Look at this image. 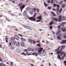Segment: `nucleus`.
Instances as JSON below:
<instances>
[{"mask_svg": "<svg viewBox=\"0 0 66 66\" xmlns=\"http://www.w3.org/2000/svg\"><path fill=\"white\" fill-rule=\"evenodd\" d=\"M61 46L58 47L57 49L55 50V51H56V54H59L57 55V58L59 59H63L64 57L65 56L66 53L65 52L59 51Z\"/></svg>", "mask_w": 66, "mask_h": 66, "instance_id": "obj_1", "label": "nucleus"}, {"mask_svg": "<svg viewBox=\"0 0 66 66\" xmlns=\"http://www.w3.org/2000/svg\"><path fill=\"white\" fill-rule=\"evenodd\" d=\"M66 19V17L65 16H62V15H60L59 16V21L60 22L61 20H65Z\"/></svg>", "mask_w": 66, "mask_h": 66, "instance_id": "obj_2", "label": "nucleus"}, {"mask_svg": "<svg viewBox=\"0 0 66 66\" xmlns=\"http://www.w3.org/2000/svg\"><path fill=\"white\" fill-rule=\"evenodd\" d=\"M38 49H39V50L38 51ZM43 48H40V47H39V48H35V51H37L39 53H41V52H42V50H43Z\"/></svg>", "mask_w": 66, "mask_h": 66, "instance_id": "obj_3", "label": "nucleus"}, {"mask_svg": "<svg viewBox=\"0 0 66 66\" xmlns=\"http://www.w3.org/2000/svg\"><path fill=\"white\" fill-rule=\"evenodd\" d=\"M35 16L34 15L32 17H30V18H28V19L30 20H31V21H35V20H36V19L35 18Z\"/></svg>", "mask_w": 66, "mask_h": 66, "instance_id": "obj_4", "label": "nucleus"}, {"mask_svg": "<svg viewBox=\"0 0 66 66\" xmlns=\"http://www.w3.org/2000/svg\"><path fill=\"white\" fill-rule=\"evenodd\" d=\"M57 8L56 9V11H57V14L58 15H59V13H58V12H59V9L60 8V5H57Z\"/></svg>", "mask_w": 66, "mask_h": 66, "instance_id": "obj_5", "label": "nucleus"}, {"mask_svg": "<svg viewBox=\"0 0 66 66\" xmlns=\"http://www.w3.org/2000/svg\"><path fill=\"white\" fill-rule=\"evenodd\" d=\"M25 7V6L24 5H22V6H21L20 7V10L21 11H22V10Z\"/></svg>", "mask_w": 66, "mask_h": 66, "instance_id": "obj_6", "label": "nucleus"}, {"mask_svg": "<svg viewBox=\"0 0 66 66\" xmlns=\"http://www.w3.org/2000/svg\"><path fill=\"white\" fill-rule=\"evenodd\" d=\"M66 43V40H62L61 42V44H64Z\"/></svg>", "mask_w": 66, "mask_h": 66, "instance_id": "obj_7", "label": "nucleus"}, {"mask_svg": "<svg viewBox=\"0 0 66 66\" xmlns=\"http://www.w3.org/2000/svg\"><path fill=\"white\" fill-rule=\"evenodd\" d=\"M16 46L17 47H20V45L19 42H17L16 43Z\"/></svg>", "mask_w": 66, "mask_h": 66, "instance_id": "obj_8", "label": "nucleus"}, {"mask_svg": "<svg viewBox=\"0 0 66 66\" xmlns=\"http://www.w3.org/2000/svg\"><path fill=\"white\" fill-rule=\"evenodd\" d=\"M52 19H53V20H54V21H59V20L57 19L56 18H54L52 17Z\"/></svg>", "mask_w": 66, "mask_h": 66, "instance_id": "obj_9", "label": "nucleus"}, {"mask_svg": "<svg viewBox=\"0 0 66 66\" xmlns=\"http://www.w3.org/2000/svg\"><path fill=\"white\" fill-rule=\"evenodd\" d=\"M61 48L60 49L61 51H62L63 49H64V48H65V45H62L61 46Z\"/></svg>", "mask_w": 66, "mask_h": 66, "instance_id": "obj_10", "label": "nucleus"}, {"mask_svg": "<svg viewBox=\"0 0 66 66\" xmlns=\"http://www.w3.org/2000/svg\"><path fill=\"white\" fill-rule=\"evenodd\" d=\"M51 2L50 0H48L47 1V2L48 3H51V4H53V0H51Z\"/></svg>", "mask_w": 66, "mask_h": 66, "instance_id": "obj_11", "label": "nucleus"}, {"mask_svg": "<svg viewBox=\"0 0 66 66\" xmlns=\"http://www.w3.org/2000/svg\"><path fill=\"white\" fill-rule=\"evenodd\" d=\"M61 30H59L58 31H57L56 33V35H59V34L61 33Z\"/></svg>", "mask_w": 66, "mask_h": 66, "instance_id": "obj_12", "label": "nucleus"}, {"mask_svg": "<svg viewBox=\"0 0 66 66\" xmlns=\"http://www.w3.org/2000/svg\"><path fill=\"white\" fill-rule=\"evenodd\" d=\"M54 22H53V21H52L51 22H50L49 25V26H51V25H52L53 24H54Z\"/></svg>", "mask_w": 66, "mask_h": 66, "instance_id": "obj_13", "label": "nucleus"}, {"mask_svg": "<svg viewBox=\"0 0 66 66\" xmlns=\"http://www.w3.org/2000/svg\"><path fill=\"white\" fill-rule=\"evenodd\" d=\"M21 41L23 42H25L26 41V39L23 38V37H22L21 38Z\"/></svg>", "mask_w": 66, "mask_h": 66, "instance_id": "obj_14", "label": "nucleus"}, {"mask_svg": "<svg viewBox=\"0 0 66 66\" xmlns=\"http://www.w3.org/2000/svg\"><path fill=\"white\" fill-rule=\"evenodd\" d=\"M5 37L6 38H5V40H6V42L7 43H8V40H8V38H6L7 37V36H5Z\"/></svg>", "mask_w": 66, "mask_h": 66, "instance_id": "obj_15", "label": "nucleus"}, {"mask_svg": "<svg viewBox=\"0 0 66 66\" xmlns=\"http://www.w3.org/2000/svg\"><path fill=\"white\" fill-rule=\"evenodd\" d=\"M21 46L22 47H24V43L23 42H22L21 43Z\"/></svg>", "mask_w": 66, "mask_h": 66, "instance_id": "obj_16", "label": "nucleus"}, {"mask_svg": "<svg viewBox=\"0 0 66 66\" xmlns=\"http://www.w3.org/2000/svg\"><path fill=\"white\" fill-rule=\"evenodd\" d=\"M33 9H31L30 10V14H32L33 13Z\"/></svg>", "mask_w": 66, "mask_h": 66, "instance_id": "obj_17", "label": "nucleus"}, {"mask_svg": "<svg viewBox=\"0 0 66 66\" xmlns=\"http://www.w3.org/2000/svg\"><path fill=\"white\" fill-rule=\"evenodd\" d=\"M16 42H16V41H13L12 43V45H13V46L15 45V44L16 43Z\"/></svg>", "mask_w": 66, "mask_h": 66, "instance_id": "obj_18", "label": "nucleus"}, {"mask_svg": "<svg viewBox=\"0 0 66 66\" xmlns=\"http://www.w3.org/2000/svg\"><path fill=\"white\" fill-rule=\"evenodd\" d=\"M37 18L40 19V20H42V15H40L39 16L37 17Z\"/></svg>", "mask_w": 66, "mask_h": 66, "instance_id": "obj_19", "label": "nucleus"}, {"mask_svg": "<svg viewBox=\"0 0 66 66\" xmlns=\"http://www.w3.org/2000/svg\"><path fill=\"white\" fill-rule=\"evenodd\" d=\"M28 40L29 42V43H32V42H33V41H32V40L30 39H28Z\"/></svg>", "mask_w": 66, "mask_h": 66, "instance_id": "obj_20", "label": "nucleus"}, {"mask_svg": "<svg viewBox=\"0 0 66 66\" xmlns=\"http://www.w3.org/2000/svg\"><path fill=\"white\" fill-rule=\"evenodd\" d=\"M32 55H35V56H36L37 55V53L34 52L32 54Z\"/></svg>", "mask_w": 66, "mask_h": 66, "instance_id": "obj_21", "label": "nucleus"}, {"mask_svg": "<svg viewBox=\"0 0 66 66\" xmlns=\"http://www.w3.org/2000/svg\"><path fill=\"white\" fill-rule=\"evenodd\" d=\"M27 14V11H24L23 13V15L24 16L26 15Z\"/></svg>", "mask_w": 66, "mask_h": 66, "instance_id": "obj_22", "label": "nucleus"}, {"mask_svg": "<svg viewBox=\"0 0 66 66\" xmlns=\"http://www.w3.org/2000/svg\"><path fill=\"white\" fill-rule=\"evenodd\" d=\"M61 30L62 31H63V32H66V29L64 28V29L63 28H62L61 29Z\"/></svg>", "mask_w": 66, "mask_h": 66, "instance_id": "obj_23", "label": "nucleus"}, {"mask_svg": "<svg viewBox=\"0 0 66 66\" xmlns=\"http://www.w3.org/2000/svg\"><path fill=\"white\" fill-rule=\"evenodd\" d=\"M57 38L59 40H60L61 39V37H60V36L58 35L57 36Z\"/></svg>", "mask_w": 66, "mask_h": 66, "instance_id": "obj_24", "label": "nucleus"}, {"mask_svg": "<svg viewBox=\"0 0 66 66\" xmlns=\"http://www.w3.org/2000/svg\"><path fill=\"white\" fill-rule=\"evenodd\" d=\"M26 28V29H27L28 30H31V28H30V27L29 26H27Z\"/></svg>", "mask_w": 66, "mask_h": 66, "instance_id": "obj_25", "label": "nucleus"}, {"mask_svg": "<svg viewBox=\"0 0 66 66\" xmlns=\"http://www.w3.org/2000/svg\"><path fill=\"white\" fill-rule=\"evenodd\" d=\"M51 13H52V14L53 15V16H56V15H55V14L54 13V12H51Z\"/></svg>", "mask_w": 66, "mask_h": 66, "instance_id": "obj_26", "label": "nucleus"}, {"mask_svg": "<svg viewBox=\"0 0 66 66\" xmlns=\"http://www.w3.org/2000/svg\"><path fill=\"white\" fill-rule=\"evenodd\" d=\"M66 24V22H62V26L63 27V26H65V24Z\"/></svg>", "mask_w": 66, "mask_h": 66, "instance_id": "obj_27", "label": "nucleus"}, {"mask_svg": "<svg viewBox=\"0 0 66 66\" xmlns=\"http://www.w3.org/2000/svg\"><path fill=\"white\" fill-rule=\"evenodd\" d=\"M11 50H13L14 49V47L13 46H12L11 47Z\"/></svg>", "mask_w": 66, "mask_h": 66, "instance_id": "obj_28", "label": "nucleus"}, {"mask_svg": "<svg viewBox=\"0 0 66 66\" xmlns=\"http://www.w3.org/2000/svg\"><path fill=\"white\" fill-rule=\"evenodd\" d=\"M15 38L16 39L18 40V38H19V37L18 36H15Z\"/></svg>", "mask_w": 66, "mask_h": 66, "instance_id": "obj_29", "label": "nucleus"}, {"mask_svg": "<svg viewBox=\"0 0 66 66\" xmlns=\"http://www.w3.org/2000/svg\"><path fill=\"white\" fill-rule=\"evenodd\" d=\"M44 4L45 7H47V6H48V4H46L45 2L44 3Z\"/></svg>", "mask_w": 66, "mask_h": 66, "instance_id": "obj_30", "label": "nucleus"}, {"mask_svg": "<svg viewBox=\"0 0 66 66\" xmlns=\"http://www.w3.org/2000/svg\"><path fill=\"white\" fill-rule=\"evenodd\" d=\"M25 16V19H27V18L28 19L29 18H30V17H29V16L27 15H26Z\"/></svg>", "mask_w": 66, "mask_h": 66, "instance_id": "obj_31", "label": "nucleus"}, {"mask_svg": "<svg viewBox=\"0 0 66 66\" xmlns=\"http://www.w3.org/2000/svg\"><path fill=\"white\" fill-rule=\"evenodd\" d=\"M65 4H62V6H61V7H62V8H63L64 7H65Z\"/></svg>", "mask_w": 66, "mask_h": 66, "instance_id": "obj_32", "label": "nucleus"}, {"mask_svg": "<svg viewBox=\"0 0 66 66\" xmlns=\"http://www.w3.org/2000/svg\"><path fill=\"white\" fill-rule=\"evenodd\" d=\"M11 38L12 40H14L15 39V38L14 37H12Z\"/></svg>", "mask_w": 66, "mask_h": 66, "instance_id": "obj_33", "label": "nucleus"}, {"mask_svg": "<svg viewBox=\"0 0 66 66\" xmlns=\"http://www.w3.org/2000/svg\"><path fill=\"white\" fill-rule=\"evenodd\" d=\"M27 50L28 51H30L31 50V48H28Z\"/></svg>", "mask_w": 66, "mask_h": 66, "instance_id": "obj_34", "label": "nucleus"}, {"mask_svg": "<svg viewBox=\"0 0 66 66\" xmlns=\"http://www.w3.org/2000/svg\"><path fill=\"white\" fill-rule=\"evenodd\" d=\"M37 46H38L39 47H40V46H41V45H40V44H38L37 45Z\"/></svg>", "mask_w": 66, "mask_h": 66, "instance_id": "obj_35", "label": "nucleus"}, {"mask_svg": "<svg viewBox=\"0 0 66 66\" xmlns=\"http://www.w3.org/2000/svg\"><path fill=\"white\" fill-rule=\"evenodd\" d=\"M62 10H63V9L62 8L60 9V10L59 11V13H61V12H62Z\"/></svg>", "mask_w": 66, "mask_h": 66, "instance_id": "obj_36", "label": "nucleus"}, {"mask_svg": "<svg viewBox=\"0 0 66 66\" xmlns=\"http://www.w3.org/2000/svg\"><path fill=\"white\" fill-rule=\"evenodd\" d=\"M13 65H14V64H13V63L12 62H11V63L10 66H13Z\"/></svg>", "mask_w": 66, "mask_h": 66, "instance_id": "obj_37", "label": "nucleus"}, {"mask_svg": "<svg viewBox=\"0 0 66 66\" xmlns=\"http://www.w3.org/2000/svg\"><path fill=\"white\" fill-rule=\"evenodd\" d=\"M24 52H26V53H28V50L27 49H25L24 50Z\"/></svg>", "mask_w": 66, "mask_h": 66, "instance_id": "obj_38", "label": "nucleus"}, {"mask_svg": "<svg viewBox=\"0 0 66 66\" xmlns=\"http://www.w3.org/2000/svg\"><path fill=\"white\" fill-rule=\"evenodd\" d=\"M33 10H34V12H36V11L37 9L34 8Z\"/></svg>", "mask_w": 66, "mask_h": 66, "instance_id": "obj_39", "label": "nucleus"}, {"mask_svg": "<svg viewBox=\"0 0 66 66\" xmlns=\"http://www.w3.org/2000/svg\"><path fill=\"white\" fill-rule=\"evenodd\" d=\"M63 38L64 39H66V36L64 35L63 36Z\"/></svg>", "mask_w": 66, "mask_h": 66, "instance_id": "obj_40", "label": "nucleus"}, {"mask_svg": "<svg viewBox=\"0 0 66 66\" xmlns=\"http://www.w3.org/2000/svg\"><path fill=\"white\" fill-rule=\"evenodd\" d=\"M8 12H9V14H10V13H11L12 12V11H11L10 10L8 11Z\"/></svg>", "mask_w": 66, "mask_h": 66, "instance_id": "obj_41", "label": "nucleus"}, {"mask_svg": "<svg viewBox=\"0 0 66 66\" xmlns=\"http://www.w3.org/2000/svg\"><path fill=\"white\" fill-rule=\"evenodd\" d=\"M9 46H12V42H10L9 43Z\"/></svg>", "mask_w": 66, "mask_h": 66, "instance_id": "obj_42", "label": "nucleus"}, {"mask_svg": "<svg viewBox=\"0 0 66 66\" xmlns=\"http://www.w3.org/2000/svg\"><path fill=\"white\" fill-rule=\"evenodd\" d=\"M21 54H22V55H26V54L24 52L22 53Z\"/></svg>", "mask_w": 66, "mask_h": 66, "instance_id": "obj_43", "label": "nucleus"}, {"mask_svg": "<svg viewBox=\"0 0 66 66\" xmlns=\"http://www.w3.org/2000/svg\"><path fill=\"white\" fill-rule=\"evenodd\" d=\"M22 3H21L20 4H18V5L19 6H21V5H22Z\"/></svg>", "mask_w": 66, "mask_h": 66, "instance_id": "obj_44", "label": "nucleus"}, {"mask_svg": "<svg viewBox=\"0 0 66 66\" xmlns=\"http://www.w3.org/2000/svg\"><path fill=\"white\" fill-rule=\"evenodd\" d=\"M52 26H51L50 27V29L51 30L52 29Z\"/></svg>", "mask_w": 66, "mask_h": 66, "instance_id": "obj_45", "label": "nucleus"}, {"mask_svg": "<svg viewBox=\"0 0 66 66\" xmlns=\"http://www.w3.org/2000/svg\"><path fill=\"white\" fill-rule=\"evenodd\" d=\"M53 5L54 6H57V4H53Z\"/></svg>", "mask_w": 66, "mask_h": 66, "instance_id": "obj_46", "label": "nucleus"}, {"mask_svg": "<svg viewBox=\"0 0 66 66\" xmlns=\"http://www.w3.org/2000/svg\"><path fill=\"white\" fill-rule=\"evenodd\" d=\"M61 27L60 26H59L57 27V28H58V29H60Z\"/></svg>", "mask_w": 66, "mask_h": 66, "instance_id": "obj_47", "label": "nucleus"}, {"mask_svg": "<svg viewBox=\"0 0 66 66\" xmlns=\"http://www.w3.org/2000/svg\"><path fill=\"white\" fill-rule=\"evenodd\" d=\"M51 8L50 7H48V10H51Z\"/></svg>", "mask_w": 66, "mask_h": 66, "instance_id": "obj_48", "label": "nucleus"}, {"mask_svg": "<svg viewBox=\"0 0 66 66\" xmlns=\"http://www.w3.org/2000/svg\"><path fill=\"white\" fill-rule=\"evenodd\" d=\"M40 20H39L36 21V22H40Z\"/></svg>", "mask_w": 66, "mask_h": 66, "instance_id": "obj_49", "label": "nucleus"}, {"mask_svg": "<svg viewBox=\"0 0 66 66\" xmlns=\"http://www.w3.org/2000/svg\"><path fill=\"white\" fill-rule=\"evenodd\" d=\"M36 10H37V12H39V9H37Z\"/></svg>", "mask_w": 66, "mask_h": 66, "instance_id": "obj_50", "label": "nucleus"}, {"mask_svg": "<svg viewBox=\"0 0 66 66\" xmlns=\"http://www.w3.org/2000/svg\"><path fill=\"white\" fill-rule=\"evenodd\" d=\"M33 44H35V40H33Z\"/></svg>", "mask_w": 66, "mask_h": 66, "instance_id": "obj_51", "label": "nucleus"}, {"mask_svg": "<svg viewBox=\"0 0 66 66\" xmlns=\"http://www.w3.org/2000/svg\"><path fill=\"white\" fill-rule=\"evenodd\" d=\"M26 10H27V11H29V9L28 8H27L26 9Z\"/></svg>", "mask_w": 66, "mask_h": 66, "instance_id": "obj_52", "label": "nucleus"}, {"mask_svg": "<svg viewBox=\"0 0 66 66\" xmlns=\"http://www.w3.org/2000/svg\"><path fill=\"white\" fill-rule=\"evenodd\" d=\"M63 63H64V64H66V61H64L63 62Z\"/></svg>", "mask_w": 66, "mask_h": 66, "instance_id": "obj_53", "label": "nucleus"}, {"mask_svg": "<svg viewBox=\"0 0 66 66\" xmlns=\"http://www.w3.org/2000/svg\"><path fill=\"white\" fill-rule=\"evenodd\" d=\"M21 53V52H20V51H18L17 53Z\"/></svg>", "mask_w": 66, "mask_h": 66, "instance_id": "obj_54", "label": "nucleus"}, {"mask_svg": "<svg viewBox=\"0 0 66 66\" xmlns=\"http://www.w3.org/2000/svg\"><path fill=\"white\" fill-rule=\"evenodd\" d=\"M23 27H24V28H27V26H26L25 25H24L23 26Z\"/></svg>", "mask_w": 66, "mask_h": 66, "instance_id": "obj_55", "label": "nucleus"}, {"mask_svg": "<svg viewBox=\"0 0 66 66\" xmlns=\"http://www.w3.org/2000/svg\"><path fill=\"white\" fill-rule=\"evenodd\" d=\"M0 47L1 48H2V44H0Z\"/></svg>", "mask_w": 66, "mask_h": 66, "instance_id": "obj_56", "label": "nucleus"}, {"mask_svg": "<svg viewBox=\"0 0 66 66\" xmlns=\"http://www.w3.org/2000/svg\"><path fill=\"white\" fill-rule=\"evenodd\" d=\"M26 3H28L29 2V0H27L26 1Z\"/></svg>", "mask_w": 66, "mask_h": 66, "instance_id": "obj_57", "label": "nucleus"}, {"mask_svg": "<svg viewBox=\"0 0 66 66\" xmlns=\"http://www.w3.org/2000/svg\"><path fill=\"white\" fill-rule=\"evenodd\" d=\"M3 66V64H2V63H0V66Z\"/></svg>", "mask_w": 66, "mask_h": 66, "instance_id": "obj_58", "label": "nucleus"}, {"mask_svg": "<svg viewBox=\"0 0 66 66\" xmlns=\"http://www.w3.org/2000/svg\"><path fill=\"white\" fill-rule=\"evenodd\" d=\"M48 65H49V66H51V64H50V62L49 63Z\"/></svg>", "mask_w": 66, "mask_h": 66, "instance_id": "obj_59", "label": "nucleus"}, {"mask_svg": "<svg viewBox=\"0 0 66 66\" xmlns=\"http://www.w3.org/2000/svg\"><path fill=\"white\" fill-rule=\"evenodd\" d=\"M62 34H59V36H60L61 37V36H62Z\"/></svg>", "mask_w": 66, "mask_h": 66, "instance_id": "obj_60", "label": "nucleus"}, {"mask_svg": "<svg viewBox=\"0 0 66 66\" xmlns=\"http://www.w3.org/2000/svg\"><path fill=\"white\" fill-rule=\"evenodd\" d=\"M46 43L47 44H48V41H46Z\"/></svg>", "mask_w": 66, "mask_h": 66, "instance_id": "obj_61", "label": "nucleus"}, {"mask_svg": "<svg viewBox=\"0 0 66 66\" xmlns=\"http://www.w3.org/2000/svg\"><path fill=\"white\" fill-rule=\"evenodd\" d=\"M36 14H37L36 13H35L34 14V16L35 17V16H36Z\"/></svg>", "mask_w": 66, "mask_h": 66, "instance_id": "obj_62", "label": "nucleus"}, {"mask_svg": "<svg viewBox=\"0 0 66 66\" xmlns=\"http://www.w3.org/2000/svg\"><path fill=\"white\" fill-rule=\"evenodd\" d=\"M12 3H15V2L14 1H12Z\"/></svg>", "mask_w": 66, "mask_h": 66, "instance_id": "obj_63", "label": "nucleus"}, {"mask_svg": "<svg viewBox=\"0 0 66 66\" xmlns=\"http://www.w3.org/2000/svg\"><path fill=\"white\" fill-rule=\"evenodd\" d=\"M45 50H43V53H44L45 52Z\"/></svg>", "mask_w": 66, "mask_h": 66, "instance_id": "obj_64", "label": "nucleus"}]
</instances>
